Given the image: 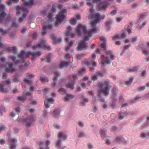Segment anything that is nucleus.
<instances>
[{
  "instance_id": "18",
  "label": "nucleus",
  "mask_w": 149,
  "mask_h": 149,
  "mask_svg": "<svg viewBox=\"0 0 149 149\" xmlns=\"http://www.w3.org/2000/svg\"><path fill=\"white\" fill-rule=\"evenodd\" d=\"M54 75L53 79L54 82L51 84V86L54 88L56 86V82L57 81L58 77L60 76V74L57 71H55L54 73Z\"/></svg>"
},
{
  "instance_id": "58",
  "label": "nucleus",
  "mask_w": 149,
  "mask_h": 149,
  "mask_svg": "<svg viewBox=\"0 0 149 149\" xmlns=\"http://www.w3.org/2000/svg\"><path fill=\"white\" fill-rule=\"evenodd\" d=\"M23 94L25 96H27L31 95V93L29 92H26V91H24L23 93Z\"/></svg>"
},
{
  "instance_id": "19",
  "label": "nucleus",
  "mask_w": 149,
  "mask_h": 149,
  "mask_svg": "<svg viewBox=\"0 0 149 149\" xmlns=\"http://www.w3.org/2000/svg\"><path fill=\"white\" fill-rule=\"evenodd\" d=\"M10 144L9 148L10 149H15L16 146L15 143L17 141L14 138H11L9 140Z\"/></svg>"
},
{
  "instance_id": "61",
  "label": "nucleus",
  "mask_w": 149,
  "mask_h": 149,
  "mask_svg": "<svg viewBox=\"0 0 149 149\" xmlns=\"http://www.w3.org/2000/svg\"><path fill=\"white\" fill-rule=\"evenodd\" d=\"M117 129V127L116 126H113L111 130V131L114 132L116 131Z\"/></svg>"
},
{
  "instance_id": "53",
  "label": "nucleus",
  "mask_w": 149,
  "mask_h": 149,
  "mask_svg": "<svg viewBox=\"0 0 149 149\" xmlns=\"http://www.w3.org/2000/svg\"><path fill=\"white\" fill-rule=\"evenodd\" d=\"M88 99L86 98H83L82 100V101H81V103L82 104V106L84 105V103L88 102Z\"/></svg>"
},
{
  "instance_id": "64",
  "label": "nucleus",
  "mask_w": 149,
  "mask_h": 149,
  "mask_svg": "<svg viewBox=\"0 0 149 149\" xmlns=\"http://www.w3.org/2000/svg\"><path fill=\"white\" fill-rule=\"evenodd\" d=\"M137 37H134L132 39L131 41L132 42H134L137 40Z\"/></svg>"
},
{
  "instance_id": "22",
  "label": "nucleus",
  "mask_w": 149,
  "mask_h": 149,
  "mask_svg": "<svg viewBox=\"0 0 149 149\" xmlns=\"http://www.w3.org/2000/svg\"><path fill=\"white\" fill-rule=\"evenodd\" d=\"M114 141L116 143L118 142L124 144L127 143V142L125 141L123 137L120 136H117L114 140Z\"/></svg>"
},
{
  "instance_id": "44",
  "label": "nucleus",
  "mask_w": 149,
  "mask_h": 149,
  "mask_svg": "<svg viewBox=\"0 0 149 149\" xmlns=\"http://www.w3.org/2000/svg\"><path fill=\"white\" fill-rule=\"evenodd\" d=\"M18 100L21 101H24L26 99V97L24 96H19L18 97Z\"/></svg>"
},
{
  "instance_id": "41",
  "label": "nucleus",
  "mask_w": 149,
  "mask_h": 149,
  "mask_svg": "<svg viewBox=\"0 0 149 149\" xmlns=\"http://www.w3.org/2000/svg\"><path fill=\"white\" fill-rule=\"evenodd\" d=\"M73 43H74V42L72 41V40L70 41V43L67 46H65V50L66 51H67V50H68L69 49H70V47L73 44Z\"/></svg>"
},
{
  "instance_id": "42",
  "label": "nucleus",
  "mask_w": 149,
  "mask_h": 149,
  "mask_svg": "<svg viewBox=\"0 0 149 149\" xmlns=\"http://www.w3.org/2000/svg\"><path fill=\"white\" fill-rule=\"evenodd\" d=\"M60 111L59 110L56 109L53 112V114L55 117H57L59 115Z\"/></svg>"
},
{
  "instance_id": "5",
  "label": "nucleus",
  "mask_w": 149,
  "mask_h": 149,
  "mask_svg": "<svg viewBox=\"0 0 149 149\" xmlns=\"http://www.w3.org/2000/svg\"><path fill=\"white\" fill-rule=\"evenodd\" d=\"M31 52H29L27 53L25 52L24 50H22L20 54H18V57L21 58V61L17 60L15 62L16 64H18L20 63H23L25 61V59L28 58L30 55H31Z\"/></svg>"
},
{
  "instance_id": "30",
  "label": "nucleus",
  "mask_w": 149,
  "mask_h": 149,
  "mask_svg": "<svg viewBox=\"0 0 149 149\" xmlns=\"http://www.w3.org/2000/svg\"><path fill=\"white\" fill-rule=\"evenodd\" d=\"M74 97V96L73 95H68L66 96L64 100V101L65 102L68 101L69 100L73 99Z\"/></svg>"
},
{
  "instance_id": "6",
  "label": "nucleus",
  "mask_w": 149,
  "mask_h": 149,
  "mask_svg": "<svg viewBox=\"0 0 149 149\" xmlns=\"http://www.w3.org/2000/svg\"><path fill=\"white\" fill-rule=\"evenodd\" d=\"M66 12V10L65 9H63L57 15L56 17V22L55 23V26H58V24H61L63 20L65 17L64 14Z\"/></svg>"
},
{
  "instance_id": "37",
  "label": "nucleus",
  "mask_w": 149,
  "mask_h": 149,
  "mask_svg": "<svg viewBox=\"0 0 149 149\" xmlns=\"http://www.w3.org/2000/svg\"><path fill=\"white\" fill-rule=\"evenodd\" d=\"M139 69V67L138 66L134 67V68L129 69L128 70V72H134L136 71L137 70Z\"/></svg>"
},
{
  "instance_id": "40",
  "label": "nucleus",
  "mask_w": 149,
  "mask_h": 149,
  "mask_svg": "<svg viewBox=\"0 0 149 149\" xmlns=\"http://www.w3.org/2000/svg\"><path fill=\"white\" fill-rule=\"evenodd\" d=\"M130 26L129 25H125L124 26V29L126 30L127 31L128 33L130 34L131 32V31L130 29Z\"/></svg>"
},
{
  "instance_id": "35",
  "label": "nucleus",
  "mask_w": 149,
  "mask_h": 149,
  "mask_svg": "<svg viewBox=\"0 0 149 149\" xmlns=\"http://www.w3.org/2000/svg\"><path fill=\"white\" fill-rule=\"evenodd\" d=\"M86 69L84 68H83L79 71L77 74L78 76H81L83 74L86 72Z\"/></svg>"
},
{
  "instance_id": "3",
  "label": "nucleus",
  "mask_w": 149,
  "mask_h": 149,
  "mask_svg": "<svg viewBox=\"0 0 149 149\" xmlns=\"http://www.w3.org/2000/svg\"><path fill=\"white\" fill-rule=\"evenodd\" d=\"M110 81L108 79L104 81L102 83H99L98 84L100 91L101 93H103L106 96L109 94L111 86H109Z\"/></svg>"
},
{
  "instance_id": "49",
  "label": "nucleus",
  "mask_w": 149,
  "mask_h": 149,
  "mask_svg": "<svg viewBox=\"0 0 149 149\" xmlns=\"http://www.w3.org/2000/svg\"><path fill=\"white\" fill-rule=\"evenodd\" d=\"M120 36L119 34L114 35L112 38L113 40H116L119 39L120 38Z\"/></svg>"
},
{
  "instance_id": "14",
  "label": "nucleus",
  "mask_w": 149,
  "mask_h": 149,
  "mask_svg": "<svg viewBox=\"0 0 149 149\" xmlns=\"http://www.w3.org/2000/svg\"><path fill=\"white\" fill-rule=\"evenodd\" d=\"M53 26L50 24H45L42 25L43 29L42 31V36H43L46 33L47 30H51Z\"/></svg>"
},
{
  "instance_id": "25",
  "label": "nucleus",
  "mask_w": 149,
  "mask_h": 149,
  "mask_svg": "<svg viewBox=\"0 0 149 149\" xmlns=\"http://www.w3.org/2000/svg\"><path fill=\"white\" fill-rule=\"evenodd\" d=\"M55 13V9L53 7L52 9L50 10L49 12V14L48 16V17L49 18H51L53 16Z\"/></svg>"
},
{
  "instance_id": "31",
  "label": "nucleus",
  "mask_w": 149,
  "mask_h": 149,
  "mask_svg": "<svg viewBox=\"0 0 149 149\" xmlns=\"http://www.w3.org/2000/svg\"><path fill=\"white\" fill-rule=\"evenodd\" d=\"M17 75L15 74L14 75V78L13 80V82L14 83H17L20 82V79L17 77Z\"/></svg>"
},
{
  "instance_id": "55",
  "label": "nucleus",
  "mask_w": 149,
  "mask_h": 149,
  "mask_svg": "<svg viewBox=\"0 0 149 149\" xmlns=\"http://www.w3.org/2000/svg\"><path fill=\"white\" fill-rule=\"evenodd\" d=\"M10 1L8 2V5H10V4L12 3H17V2L18 0H9Z\"/></svg>"
},
{
  "instance_id": "36",
  "label": "nucleus",
  "mask_w": 149,
  "mask_h": 149,
  "mask_svg": "<svg viewBox=\"0 0 149 149\" xmlns=\"http://www.w3.org/2000/svg\"><path fill=\"white\" fill-rule=\"evenodd\" d=\"M127 115V113H123L122 111H121L119 113L118 118L120 119H122L123 118L124 116Z\"/></svg>"
},
{
  "instance_id": "23",
  "label": "nucleus",
  "mask_w": 149,
  "mask_h": 149,
  "mask_svg": "<svg viewBox=\"0 0 149 149\" xmlns=\"http://www.w3.org/2000/svg\"><path fill=\"white\" fill-rule=\"evenodd\" d=\"M118 91V90L117 88L115 87L113 88V95L111 97L114 101L117 100V99H115V97L117 96V94Z\"/></svg>"
},
{
  "instance_id": "51",
  "label": "nucleus",
  "mask_w": 149,
  "mask_h": 149,
  "mask_svg": "<svg viewBox=\"0 0 149 149\" xmlns=\"http://www.w3.org/2000/svg\"><path fill=\"white\" fill-rule=\"evenodd\" d=\"M59 92L61 94H63L65 93V91L63 88H61L59 90Z\"/></svg>"
},
{
  "instance_id": "10",
  "label": "nucleus",
  "mask_w": 149,
  "mask_h": 149,
  "mask_svg": "<svg viewBox=\"0 0 149 149\" xmlns=\"http://www.w3.org/2000/svg\"><path fill=\"white\" fill-rule=\"evenodd\" d=\"M11 81L10 79H8L6 81H3L2 83L0 84V92L3 93H6L8 91L7 88H4V86L6 85L10 84Z\"/></svg>"
},
{
  "instance_id": "29",
  "label": "nucleus",
  "mask_w": 149,
  "mask_h": 149,
  "mask_svg": "<svg viewBox=\"0 0 149 149\" xmlns=\"http://www.w3.org/2000/svg\"><path fill=\"white\" fill-rule=\"evenodd\" d=\"M103 75V74L101 72H97L94 75V81L96 80L97 79V77H101Z\"/></svg>"
},
{
  "instance_id": "9",
  "label": "nucleus",
  "mask_w": 149,
  "mask_h": 149,
  "mask_svg": "<svg viewBox=\"0 0 149 149\" xmlns=\"http://www.w3.org/2000/svg\"><path fill=\"white\" fill-rule=\"evenodd\" d=\"M5 9L4 6L2 4H0V22H1L5 21L7 22L8 20V19L6 20L5 17L7 14L3 12Z\"/></svg>"
},
{
  "instance_id": "11",
  "label": "nucleus",
  "mask_w": 149,
  "mask_h": 149,
  "mask_svg": "<svg viewBox=\"0 0 149 149\" xmlns=\"http://www.w3.org/2000/svg\"><path fill=\"white\" fill-rule=\"evenodd\" d=\"M44 47H46L49 50L50 49V47L46 45L45 40H41L39 44H38L36 46H34L33 47V50H36V48H39Z\"/></svg>"
},
{
  "instance_id": "34",
  "label": "nucleus",
  "mask_w": 149,
  "mask_h": 149,
  "mask_svg": "<svg viewBox=\"0 0 149 149\" xmlns=\"http://www.w3.org/2000/svg\"><path fill=\"white\" fill-rule=\"evenodd\" d=\"M111 23V21L110 20L106 22L105 23V25L106 29L107 31L110 30V25Z\"/></svg>"
},
{
  "instance_id": "54",
  "label": "nucleus",
  "mask_w": 149,
  "mask_h": 149,
  "mask_svg": "<svg viewBox=\"0 0 149 149\" xmlns=\"http://www.w3.org/2000/svg\"><path fill=\"white\" fill-rule=\"evenodd\" d=\"M74 18L76 20H79L80 19V16L78 14H77L75 15Z\"/></svg>"
},
{
  "instance_id": "12",
  "label": "nucleus",
  "mask_w": 149,
  "mask_h": 149,
  "mask_svg": "<svg viewBox=\"0 0 149 149\" xmlns=\"http://www.w3.org/2000/svg\"><path fill=\"white\" fill-rule=\"evenodd\" d=\"M5 71L7 72L13 73L15 71V69L14 67L13 64L11 62L7 63L5 66Z\"/></svg>"
},
{
  "instance_id": "59",
  "label": "nucleus",
  "mask_w": 149,
  "mask_h": 149,
  "mask_svg": "<svg viewBox=\"0 0 149 149\" xmlns=\"http://www.w3.org/2000/svg\"><path fill=\"white\" fill-rule=\"evenodd\" d=\"M6 142V141L5 139H1L0 140V144L1 145H3Z\"/></svg>"
},
{
  "instance_id": "27",
  "label": "nucleus",
  "mask_w": 149,
  "mask_h": 149,
  "mask_svg": "<svg viewBox=\"0 0 149 149\" xmlns=\"http://www.w3.org/2000/svg\"><path fill=\"white\" fill-rule=\"evenodd\" d=\"M71 29V28L70 26L68 27L67 29V30L65 33V35L66 36H68L71 35V37L73 38L74 37V35L73 34H71L70 30Z\"/></svg>"
},
{
  "instance_id": "24",
  "label": "nucleus",
  "mask_w": 149,
  "mask_h": 149,
  "mask_svg": "<svg viewBox=\"0 0 149 149\" xmlns=\"http://www.w3.org/2000/svg\"><path fill=\"white\" fill-rule=\"evenodd\" d=\"M69 63L70 62H68L62 61L59 67L60 69L66 67L68 65Z\"/></svg>"
},
{
  "instance_id": "52",
  "label": "nucleus",
  "mask_w": 149,
  "mask_h": 149,
  "mask_svg": "<svg viewBox=\"0 0 149 149\" xmlns=\"http://www.w3.org/2000/svg\"><path fill=\"white\" fill-rule=\"evenodd\" d=\"M50 144V141L49 140H47L46 141V144H45V149H49V147H48L49 145Z\"/></svg>"
},
{
  "instance_id": "57",
  "label": "nucleus",
  "mask_w": 149,
  "mask_h": 149,
  "mask_svg": "<svg viewBox=\"0 0 149 149\" xmlns=\"http://www.w3.org/2000/svg\"><path fill=\"white\" fill-rule=\"evenodd\" d=\"M85 136V134L84 132H79V137H82L84 136Z\"/></svg>"
},
{
  "instance_id": "33",
  "label": "nucleus",
  "mask_w": 149,
  "mask_h": 149,
  "mask_svg": "<svg viewBox=\"0 0 149 149\" xmlns=\"http://www.w3.org/2000/svg\"><path fill=\"white\" fill-rule=\"evenodd\" d=\"M59 138L61 139L63 138V140H65L67 138V136L66 134L65 133H60L59 135Z\"/></svg>"
},
{
  "instance_id": "48",
  "label": "nucleus",
  "mask_w": 149,
  "mask_h": 149,
  "mask_svg": "<svg viewBox=\"0 0 149 149\" xmlns=\"http://www.w3.org/2000/svg\"><path fill=\"white\" fill-rule=\"evenodd\" d=\"M146 24V22H144L142 25L141 24H139L138 26H137V28L138 29H141Z\"/></svg>"
},
{
  "instance_id": "21",
  "label": "nucleus",
  "mask_w": 149,
  "mask_h": 149,
  "mask_svg": "<svg viewBox=\"0 0 149 149\" xmlns=\"http://www.w3.org/2000/svg\"><path fill=\"white\" fill-rule=\"evenodd\" d=\"M54 101V99L52 98L46 99L44 101V104L45 108L47 109L49 108L50 106V104L52 103Z\"/></svg>"
},
{
  "instance_id": "50",
  "label": "nucleus",
  "mask_w": 149,
  "mask_h": 149,
  "mask_svg": "<svg viewBox=\"0 0 149 149\" xmlns=\"http://www.w3.org/2000/svg\"><path fill=\"white\" fill-rule=\"evenodd\" d=\"M6 129V127L4 125H2L0 126V133L3 130H5Z\"/></svg>"
},
{
  "instance_id": "8",
  "label": "nucleus",
  "mask_w": 149,
  "mask_h": 149,
  "mask_svg": "<svg viewBox=\"0 0 149 149\" xmlns=\"http://www.w3.org/2000/svg\"><path fill=\"white\" fill-rule=\"evenodd\" d=\"M35 121V119L32 116H28L23 120V122L25 123V126L27 128L30 127Z\"/></svg>"
},
{
  "instance_id": "26",
  "label": "nucleus",
  "mask_w": 149,
  "mask_h": 149,
  "mask_svg": "<svg viewBox=\"0 0 149 149\" xmlns=\"http://www.w3.org/2000/svg\"><path fill=\"white\" fill-rule=\"evenodd\" d=\"M52 55L51 54H49L46 56V58L41 59L42 61H45L47 63H49L51 61Z\"/></svg>"
},
{
  "instance_id": "16",
  "label": "nucleus",
  "mask_w": 149,
  "mask_h": 149,
  "mask_svg": "<svg viewBox=\"0 0 149 149\" xmlns=\"http://www.w3.org/2000/svg\"><path fill=\"white\" fill-rule=\"evenodd\" d=\"M26 76L27 78H25L24 79V82L28 84L29 85L31 86L32 84V82L29 79H31L34 77V76L32 74L30 73H28L26 74Z\"/></svg>"
},
{
  "instance_id": "17",
  "label": "nucleus",
  "mask_w": 149,
  "mask_h": 149,
  "mask_svg": "<svg viewBox=\"0 0 149 149\" xmlns=\"http://www.w3.org/2000/svg\"><path fill=\"white\" fill-rule=\"evenodd\" d=\"M84 62L89 67L90 70L92 71L93 69V54H92L91 57L88 60H85Z\"/></svg>"
},
{
  "instance_id": "56",
  "label": "nucleus",
  "mask_w": 149,
  "mask_h": 149,
  "mask_svg": "<svg viewBox=\"0 0 149 149\" xmlns=\"http://www.w3.org/2000/svg\"><path fill=\"white\" fill-rule=\"evenodd\" d=\"M146 88V86H145L139 87L138 88V90L139 91H142L144 90Z\"/></svg>"
},
{
  "instance_id": "60",
  "label": "nucleus",
  "mask_w": 149,
  "mask_h": 149,
  "mask_svg": "<svg viewBox=\"0 0 149 149\" xmlns=\"http://www.w3.org/2000/svg\"><path fill=\"white\" fill-rule=\"evenodd\" d=\"M117 11V10H114L111 12L110 14L112 15H113L116 14Z\"/></svg>"
},
{
  "instance_id": "7",
  "label": "nucleus",
  "mask_w": 149,
  "mask_h": 149,
  "mask_svg": "<svg viewBox=\"0 0 149 149\" xmlns=\"http://www.w3.org/2000/svg\"><path fill=\"white\" fill-rule=\"evenodd\" d=\"M102 1V0H94V3L100 1V4L97 6L98 9L100 10H105L108 6V2L107 1Z\"/></svg>"
},
{
  "instance_id": "39",
  "label": "nucleus",
  "mask_w": 149,
  "mask_h": 149,
  "mask_svg": "<svg viewBox=\"0 0 149 149\" xmlns=\"http://www.w3.org/2000/svg\"><path fill=\"white\" fill-rule=\"evenodd\" d=\"M40 79L42 82H48V79L47 77H45L43 76H41L40 77Z\"/></svg>"
},
{
  "instance_id": "13",
  "label": "nucleus",
  "mask_w": 149,
  "mask_h": 149,
  "mask_svg": "<svg viewBox=\"0 0 149 149\" xmlns=\"http://www.w3.org/2000/svg\"><path fill=\"white\" fill-rule=\"evenodd\" d=\"M0 48L4 49L6 52L12 51L14 54L17 53V49L15 46L12 47H5L2 43L0 42Z\"/></svg>"
},
{
  "instance_id": "20",
  "label": "nucleus",
  "mask_w": 149,
  "mask_h": 149,
  "mask_svg": "<svg viewBox=\"0 0 149 149\" xmlns=\"http://www.w3.org/2000/svg\"><path fill=\"white\" fill-rule=\"evenodd\" d=\"M20 108L19 107L15 108L14 111L11 112L10 115V116L12 118H13L16 114H18L19 112Z\"/></svg>"
},
{
  "instance_id": "15",
  "label": "nucleus",
  "mask_w": 149,
  "mask_h": 149,
  "mask_svg": "<svg viewBox=\"0 0 149 149\" xmlns=\"http://www.w3.org/2000/svg\"><path fill=\"white\" fill-rule=\"evenodd\" d=\"M73 81H71L70 82L66 85L67 88H69L71 90H73L74 88V86L76 83L75 81L77 79V76L76 75L73 74L72 75Z\"/></svg>"
},
{
  "instance_id": "43",
  "label": "nucleus",
  "mask_w": 149,
  "mask_h": 149,
  "mask_svg": "<svg viewBox=\"0 0 149 149\" xmlns=\"http://www.w3.org/2000/svg\"><path fill=\"white\" fill-rule=\"evenodd\" d=\"M106 131L104 130H101L100 132V133L103 137H104L106 134Z\"/></svg>"
},
{
  "instance_id": "32",
  "label": "nucleus",
  "mask_w": 149,
  "mask_h": 149,
  "mask_svg": "<svg viewBox=\"0 0 149 149\" xmlns=\"http://www.w3.org/2000/svg\"><path fill=\"white\" fill-rule=\"evenodd\" d=\"M41 52L39 51L36 52H31V55H32L34 57H38L40 56L41 54Z\"/></svg>"
},
{
  "instance_id": "62",
  "label": "nucleus",
  "mask_w": 149,
  "mask_h": 149,
  "mask_svg": "<svg viewBox=\"0 0 149 149\" xmlns=\"http://www.w3.org/2000/svg\"><path fill=\"white\" fill-rule=\"evenodd\" d=\"M143 53L146 55H147L148 54V52L146 49H143Z\"/></svg>"
},
{
  "instance_id": "2",
  "label": "nucleus",
  "mask_w": 149,
  "mask_h": 149,
  "mask_svg": "<svg viewBox=\"0 0 149 149\" xmlns=\"http://www.w3.org/2000/svg\"><path fill=\"white\" fill-rule=\"evenodd\" d=\"M28 2H25L24 3V6H23L22 7L19 6H17V15L20 13V12H25L22 15V17H20L19 19V23L21 22L23 20V18H24L28 13V11L27 9L26 6H32L34 3V0H28Z\"/></svg>"
},
{
  "instance_id": "1",
  "label": "nucleus",
  "mask_w": 149,
  "mask_h": 149,
  "mask_svg": "<svg viewBox=\"0 0 149 149\" xmlns=\"http://www.w3.org/2000/svg\"><path fill=\"white\" fill-rule=\"evenodd\" d=\"M100 39L102 42L100 44V46L102 48L104 49V51L107 54V57H105L104 55H102L100 58V63L101 64H109L110 62L109 60V58L110 60H112L114 59V56L112 54V52L110 50H107L106 47V40L105 38L103 36L100 37Z\"/></svg>"
},
{
  "instance_id": "28",
  "label": "nucleus",
  "mask_w": 149,
  "mask_h": 149,
  "mask_svg": "<svg viewBox=\"0 0 149 149\" xmlns=\"http://www.w3.org/2000/svg\"><path fill=\"white\" fill-rule=\"evenodd\" d=\"M51 39L53 40L56 43H60L61 41V39H57L56 37L53 35H52L51 36Z\"/></svg>"
},
{
  "instance_id": "4",
  "label": "nucleus",
  "mask_w": 149,
  "mask_h": 149,
  "mask_svg": "<svg viewBox=\"0 0 149 149\" xmlns=\"http://www.w3.org/2000/svg\"><path fill=\"white\" fill-rule=\"evenodd\" d=\"M104 18V15L101 16L99 13H94V33H97L99 31V26H97V24H99L101 21Z\"/></svg>"
},
{
  "instance_id": "63",
  "label": "nucleus",
  "mask_w": 149,
  "mask_h": 149,
  "mask_svg": "<svg viewBox=\"0 0 149 149\" xmlns=\"http://www.w3.org/2000/svg\"><path fill=\"white\" fill-rule=\"evenodd\" d=\"M10 58L13 62L16 59V57L13 56H10Z\"/></svg>"
},
{
  "instance_id": "38",
  "label": "nucleus",
  "mask_w": 149,
  "mask_h": 149,
  "mask_svg": "<svg viewBox=\"0 0 149 149\" xmlns=\"http://www.w3.org/2000/svg\"><path fill=\"white\" fill-rule=\"evenodd\" d=\"M134 79L133 78H131L130 80L125 82V84L128 86H130L132 82Z\"/></svg>"
},
{
  "instance_id": "45",
  "label": "nucleus",
  "mask_w": 149,
  "mask_h": 149,
  "mask_svg": "<svg viewBox=\"0 0 149 149\" xmlns=\"http://www.w3.org/2000/svg\"><path fill=\"white\" fill-rule=\"evenodd\" d=\"M76 23V20L74 18L72 19L70 21V23L71 24L74 25Z\"/></svg>"
},
{
  "instance_id": "47",
  "label": "nucleus",
  "mask_w": 149,
  "mask_h": 149,
  "mask_svg": "<svg viewBox=\"0 0 149 149\" xmlns=\"http://www.w3.org/2000/svg\"><path fill=\"white\" fill-rule=\"evenodd\" d=\"M0 33H1V35H3L7 33V31L4 30L2 28H0Z\"/></svg>"
},
{
  "instance_id": "46",
  "label": "nucleus",
  "mask_w": 149,
  "mask_h": 149,
  "mask_svg": "<svg viewBox=\"0 0 149 149\" xmlns=\"http://www.w3.org/2000/svg\"><path fill=\"white\" fill-rule=\"evenodd\" d=\"M126 36V33L123 31H121V37L122 38H124Z\"/></svg>"
}]
</instances>
